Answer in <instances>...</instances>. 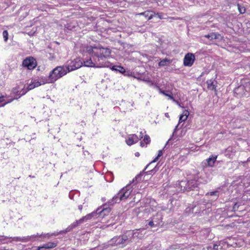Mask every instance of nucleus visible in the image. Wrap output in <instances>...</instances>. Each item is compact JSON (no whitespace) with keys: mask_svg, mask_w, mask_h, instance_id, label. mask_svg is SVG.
I'll list each match as a JSON object with an SVG mask.
<instances>
[{"mask_svg":"<svg viewBox=\"0 0 250 250\" xmlns=\"http://www.w3.org/2000/svg\"><path fill=\"white\" fill-rule=\"evenodd\" d=\"M132 189L130 188V184L123 188L119 192L113 197L112 199L103 205V207L97 208L98 215L102 217L107 215L111 210V208L109 206H112L114 204L119 203L121 201L125 200L130 196Z\"/></svg>","mask_w":250,"mask_h":250,"instance_id":"nucleus-1","label":"nucleus"},{"mask_svg":"<svg viewBox=\"0 0 250 250\" xmlns=\"http://www.w3.org/2000/svg\"><path fill=\"white\" fill-rule=\"evenodd\" d=\"M199 185L198 181L195 180H191L187 182L182 181L180 183L181 188H184L182 190L187 191L191 190L198 191L199 188Z\"/></svg>","mask_w":250,"mask_h":250,"instance_id":"nucleus-2","label":"nucleus"},{"mask_svg":"<svg viewBox=\"0 0 250 250\" xmlns=\"http://www.w3.org/2000/svg\"><path fill=\"white\" fill-rule=\"evenodd\" d=\"M93 58V64L95 65V67H105L110 66L109 62H104V59L101 57L99 52H93V55H92Z\"/></svg>","mask_w":250,"mask_h":250,"instance_id":"nucleus-3","label":"nucleus"},{"mask_svg":"<svg viewBox=\"0 0 250 250\" xmlns=\"http://www.w3.org/2000/svg\"><path fill=\"white\" fill-rule=\"evenodd\" d=\"M22 65L29 70H33L37 66V63L36 60L34 58L29 57L23 60Z\"/></svg>","mask_w":250,"mask_h":250,"instance_id":"nucleus-4","label":"nucleus"},{"mask_svg":"<svg viewBox=\"0 0 250 250\" xmlns=\"http://www.w3.org/2000/svg\"><path fill=\"white\" fill-rule=\"evenodd\" d=\"M217 155H212L208 158L203 161L201 167L204 169L207 167H212L217 161Z\"/></svg>","mask_w":250,"mask_h":250,"instance_id":"nucleus-5","label":"nucleus"},{"mask_svg":"<svg viewBox=\"0 0 250 250\" xmlns=\"http://www.w3.org/2000/svg\"><path fill=\"white\" fill-rule=\"evenodd\" d=\"M195 60V55L191 53L186 54L184 57L183 64L185 66H191Z\"/></svg>","mask_w":250,"mask_h":250,"instance_id":"nucleus-6","label":"nucleus"},{"mask_svg":"<svg viewBox=\"0 0 250 250\" xmlns=\"http://www.w3.org/2000/svg\"><path fill=\"white\" fill-rule=\"evenodd\" d=\"M83 65V62L80 60H74L71 61L70 63L67 65L68 71H71L77 69H78Z\"/></svg>","mask_w":250,"mask_h":250,"instance_id":"nucleus-7","label":"nucleus"},{"mask_svg":"<svg viewBox=\"0 0 250 250\" xmlns=\"http://www.w3.org/2000/svg\"><path fill=\"white\" fill-rule=\"evenodd\" d=\"M68 72L69 71H68L67 70V66H59L53 69V73L57 72V74H59L57 77L58 78L62 77Z\"/></svg>","mask_w":250,"mask_h":250,"instance_id":"nucleus-8","label":"nucleus"},{"mask_svg":"<svg viewBox=\"0 0 250 250\" xmlns=\"http://www.w3.org/2000/svg\"><path fill=\"white\" fill-rule=\"evenodd\" d=\"M59 74H57V72H53V70L50 72L49 75L47 79H45V81H42V83H53L55 81H56L58 79L60 78H58V76Z\"/></svg>","mask_w":250,"mask_h":250,"instance_id":"nucleus-9","label":"nucleus"},{"mask_svg":"<svg viewBox=\"0 0 250 250\" xmlns=\"http://www.w3.org/2000/svg\"><path fill=\"white\" fill-rule=\"evenodd\" d=\"M99 49V54L104 59L109 57L111 54V50L108 48H104L102 46L98 48Z\"/></svg>","mask_w":250,"mask_h":250,"instance_id":"nucleus-10","label":"nucleus"},{"mask_svg":"<svg viewBox=\"0 0 250 250\" xmlns=\"http://www.w3.org/2000/svg\"><path fill=\"white\" fill-rule=\"evenodd\" d=\"M155 219H162V215L161 213H157L155 215L153 216L152 220L148 222V225L151 227H154V226L159 225V222L155 220Z\"/></svg>","mask_w":250,"mask_h":250,"instance_id":"nucleus-11","label":"nucleus"},{"mask_svg":"<svg viewBox=\"0 0 250 250\" xmlns=\"http://www.w3.org/2000/svg\"><path fill=\"white\" fill-rule=\"evenodd\" d=\"M234 93L238 97H241L245 94V87L243 85H240L234 89Z\"/></svg>","mask_w":250,"mask_h":250,"instance_id":"nucleus-12","label":"nucleus"},{"mask_svg":"<svg viewBox=\"0 0 250 250\" xmlns=\"http://www.w3.org/2000/svg\"><path fill=\"white\" fill-rule=\"evenodd\" d=\"M57 244L54 242H49L43 244L42 246L38 247V250H44V249H50L56 247Z\"/></svg>","mask_w":250,"mask_h":250,"instance_id":"nucleus-13","label":"nucleus"},{"mask_svg":"<svg viewBox=\"0 0 250 250\" xmlns=\"http://www.w3.org/2000/svg\"><path fill=\"white\" fill-rule=\"evenodd\" d=\"M122 238V237L121 235L117 236L114 237L112 239H111L110 242L112 243V244H114L116 245H119L120 244H125V243Z\"/></svg>","mask_w":250,"mask_h":250,"instance_id":"nucleus-14","label":"nucleus"},{"mask_svg":"<svg viewBox=\"0 0 250 250\" xmlns=\"http://www.w3.org/2000/svg\"><path fill=\"white\" fill-rule=\"evenodd\" d=\"M137 15L140 16H144L147 21L152 19L154 17L153 12L149 11H146L144 12L137 14Z\"/></svg>","mask_w":250,"mask_h":250,"instance_id":"nucleus-15","label":"nucleus"},{"mask_svg":"<svg viewBox=\"0 0 250 250\" xmlns=\"http://www.w3.org/2000/svg\"><path fill=\"white\" fill-rule=\"evenodd\" d=\"M79 225L77 221L74 222L73 224L68 226L65 229L62 230L60 232L61 234L66 233L68 232L71 231L73 229L76 228Z\"/></svg>","mask_w":250,"mask_h":250,"instance_id":"nucleus-16","label":"nucleus"},{"mask_svg":"<svg viewBox=\"0 0 250 250\" xmlns=\"http://www.w3.org/2000/svg\"><path fill=\"white\" fill-rule=\"evenodd\" d=\"M172 62V60L168 58H166L165 59L161 60L158 63V66L160 67L167 66L169 65L170 63Z\"/></svg>","mask_w":250,"mask_h":250,"instance_id":"nucleus-17","label":"nucleus"},{"mask_svg":"<svg viewBox=\"0 0 250 250\" xmlns=\"http://www.w3.org/2000/svg\"><path fill=\"white\" fill-rule=\"evenodd\" d=\"M235 152V147L229 146L226 149L225 154L227 156H229V157L231 155H233Z\"/></svg>","mask_w":250,"mask_h":250,"instance_id":"nucleus-18","label":"nucleus"},{"mask_svg":"<svg viewBox=\"0 0 250 250\" xmlns=\"http://www.w3.org/2000/svg\"><path fill=\"white\" fill-rule=\"evenodd\" d=\"M160 92L161 93L164 94L166 96L168 97L169 99L172 100L173 101H175V99L172 96V93L170 91L167 90H163L162 89H160Z\"/></svg>","mask_w":250,"mask_h":250,"instance_id":"nucleus-19","label":"nucleus"},{"mask_svg":"<svg viewBox=\"0 0 250 250\" xmlns=\"http://www.w3.org/2000/svg\"><path fill=\"white\" fill-rule=\"evenodd\" d=\"M118 72L123 74L125 76H130L131 72L129 70H126L124 67L120 65L119 67Z\"/></svg>","mask_w":250,"mask_h":250,"instance_id":"nucleus-20","label":"nucleus"},{"mask_svg":"<svg viewBox=\"0 0 250 250\" xmlns=\"http://www.w3.org/2000/svg\"><path fill=\"white\" fill-rule=\"evenodd\" d=\"M98 211H97V209L96 211L92 212L91 213H89L86 215L85 217L86 218V220L91 219L92 217L97 218L99 217Z\"/></svg>","mask_w":250,"mask_h":250,"instance_id":"nucleus-21","label":"nucleus"},{"mask_svg":"<svg viewBox=\"0 0 250 250\" xmlns=\"http://www.w3.org/2000/svg\"><path fill=\"white\" fill-rule=\"evenodd\" d=\"M35 236H34V235H33L31 236H27L26 237H23L22 238L17 237H15L14 238V239L16 241H22V242H28L31 240V238H35Z\"/></svg>","mask_w":250,"mask_h":250,"instance_id":"nucleus-22","label":"nucleus"},{"mask_svg":"<svg viewBox=\"0 0 250 250\" xmlns=\"http://www.w3.org/2000/svg\"><path fill=\"white\" fill-rule=\"evenodd\" d=\"M83 62L84 66L93 67H95V65L93 64V60L91 58L85 61H83Z\"/></svg>","mask_w":250,"mask_h":250,"instance_id":"nucleus-23","label":"nucleus"},{"mask_svg":"<svg viewBox=\"0 0 250 250\" xmlns=\"http://www.w3.org/2000/svg\"><path fill=\"white\" fill-rule=\"evenodd\" d=\"M208 84V88L210 90H214L216 91V85L214 84V82L211 80H209L207 81Z\"/></svg>","mask_w":250,"mask_h":250,"instance_id":"nucleus-24","label":"nucleus"},{"mask_svg":"<svg viewBox=\"0 0 250 250\" xmlns=\"http://www.w3.org/2000/svg\"><path fill=\"white\" fill-rule=\"evenodd\" d=\"M219 34H217L215 33H211L205 36V37L208 38V39L212 40L213 39H217L218 38Z\"/></svg>","mask_w":250,"mask_h":250,"instance_id":"nucleus-25","label":"nucleus"},{"mask_svg":"<svg viewBox=\"0 0 250 250\" xmlns=\"http://www.w3.org/2000/svg\"><path fill=\"white\" fill-rule=\"evenodd\" d=\"M184 113H185L184 115L182 114L180 116L179 123L185 121L187 119L189 115V112L188 111L185 110L184 111Z\"/></svg>","mask_w":250,"mask_h":250,"instance_id":"nucleus-26","label":"nucleus"},{"mask_svg":"<svg viewBox=\"0 0 250 250\" xmlns=\"http://www.w3.org/2000/svg\"><path fill=\"white\" fill-rule=\"evenodd\" d=\"M163 150H160L158 151V154L157 156L151 162H150L149 164H148L146 166V167H145V169H146L152 163L156 162V161H157V160L163 155Z\"/></svg>","mask_w":250,"mask_h":250,"instance_id":"nucleus-27","label":"nucleus"},{"mask_svg":"<svg viewBox=\"0 0 250 250\" xmlns=\"http://www.w3.org/2000/svg\"><path fill=\"white\" fill-rule=\"evenodd\" d=\"M209 195L214 196L215 197V199H216L219 197V192L218 190H215L210 192H208L206 194V196Z\"/></svg>","mask_w":250,"mask_h":250,"instance_id":"nucleus-28","label":"nucleus"},{"mask_svg":"<svg viewBox=\"0 0 250 250\" xmlns=\"http://www.w3.org/2000/svg\"><path fill=\"white\" fill-rule=\"evenodd\" d=\"M126 234L128 237V239L129 240V242H132V239L134 238V234L132 230H127L126 231Z\"/></svg>","mask_w":250,"mask_h":250,"instance_id":"nucleus-29","label":"nucleus"},{"mask_svg":"<svg viewBox=\"0 0 250 250\" xmlns=\"http://www.w3.org/2000/svg\"><path fill=\"white\" fill-rule=\"evenodd\" d=\"M145 169L142 172H140V174H138L132 181L131 183H134L135 181L138 182V180H141V176L145 173Z\"/></svg>","mask_w":250,"mask_h":250,"instance_id":"nucleus-30","label":"nucleus"},{"mask_svg":"<svg viewBox=\"0 0 250 250\" xmlns=\"http://www.w3.org/2000/svg\"><path fill=\"white\" fill-rule=\"evenodd\" d=\"M140 229H137L132 230V231H133V234H134V238L137 237V238H141V237H143L142 234H141L140 232Z\"/></svg>","mask_w":250,"mask_h":250,"instance_id":"nucleus-31","label":"nucleus"},{"mask_svg":"<svg viewBox=\"0 0 250 250\" xmlns=\"http://www.w3.org/2000/svg\"><path fill=\"white\" fill-rule=\"evenodd\" d=\"M126 143L129 146H131L136 143L134 141V138L132 137V135H131V137H129L126 140Z\"/></svg>","mask_w":250,"mask_h":250,"instance_id":"nucleus-32","label":"nucleus"},{"mask_svg":"<svg viewBox=\"0 0 250 250\" xmlns=\"http://www.w3.org/2000/svg\"><path fill=\"white\" fill-rule=\"evenodd\" d=\"M109 64L110 65V66H106L105 67H109L112 70L114 71L115 72H118V69L120 67V65H113L112 63L109 62Z\"/></svg>","mask_w":250,"mask_h":250,"instance_id":"nucleus-33","label":"nucleus"},{"mask_svg":"<svg viewBox=\"0 0 250 250\" xmlns=\"http://www.w3.org/2000/svg\"><path fill=\"white\" fill-rule=\"evenodd\" d=\"M159 169V167L157 165H156L152 169L147 171L146 172H145V173L146 174H151L152 173H155Z\"/></svg>","mask_w":250,"mask_h":250,"instance_id":"nucleus-34","label":"nucleus"},{"mask_svg":"<svg viewBox=\"0 0 250 250\" xmlns=\"http://www.w3.org/2000/svg\"><path fill=\"white\" fill-rule=\"evenodd\" d=\"M237 7L239 12L240 14H244L246 12V8L244 6L241 5L240 3H237Z\"/></svg>","mask_w":250,"mask_h":250,"instance_id":"nucleus-35","label":"nucleus"},{"mask_svg":"<svg viewBox=\"0 0 250 250\" xmlns=\"http://www.w3.org/2000/svg\"><path fill=\"white\" fill-rule=\"evenodd\" d=\"M143 141L146 145H147L150 142V138L148 135H145L143 139Z\"/></svg>","mask_w":250,"mask_h":250,"instance_id":"nucleus-36","label":"nucleus"},{"mask_svg":"<svg viewBox=\"0 0 250 250\" xmlns=\"http://www.w3.org/2000/svg\"><path fill=\"white\" fill-rule=\"evenodd\" d=\"M121 236L122 237V239H123L124 242L125 243V244L129 243L126 232L123 235H121Z\"/></svg>","mask_w":250,"mask_h":250,"instance_id":"nucleus-37","label":"nucleus"},{"mask_svg":"<svg viewBox=\"0 0 250 250\" xmlns=\"http://www.w3.org/2000/svg\"><path fill=\"white\" fill-rule=\"evenodd\" d=\"M2 35L4 38V40L5 42H6L8 39V33L7 30H4L3 31Z\"/></svg>","mask_w":250,"mask_h":250,"instance_id":"nucleus-38","label":"nucleus"},{"mask_svg":"<svg viewBox=\"0 0 250 250\" xmlns=\"http://www.w3.org/2000/svg\"><path fill=\"white\" fill-rule=\"evenodd\" d=\"M93 48L98 49V47H94L93 48L92 46L87 47V51L90 54L92 53V55H93V52H95V51H93Z\"/></svg>","mask_w":250,"mask_h":250,"instance_id":"nucleus-39","label":"nucleus"},{"mask_svg":"<svg viewBox=\"0 0 250 250\" xmlns=\"http://www.w3.org/2000/svg\"><path fill=\"white\" fill-rule=\"evenodd\" d=\"M153 14L154 15V17H157L158 18H159L160 19H163V14L162 13H155L154 12H153Z\"/></svg>","mask_w":250,"mask_h":250,"instance_id":"nucleus-40","label":"nucleus"},{"mask_svg":"<svg viewBox=\"0 0 250 250\" xmlns=\"http://www.w3.org/2000/svg\"><path fill=\"white\" fill-rule=\"evenodd\" d=\"M28 90H27V89H24V88L22 89L21 91L20 92V93L19 94V98H20L21 96L25 94Z\"/></svg>","mask_w":250,"mask_h":250,"instance_id":"nucleus-41","label":"nucleus"},{"mask_svg":"<svg viewBox=\"0 0 250 250\" xmlns=\"http://www.w3.org/2000/svg\"><path fill=\"white\" fill-rule=\"evenodd\" d=\"M18 89H19L18 87H14L12 89V92H13V93L16 94L17 95L19 96V94L20 93V91H19Z\"/></svg>","mask_w":250,"mask_h":250,"instance_id":"nucleus-42","label":"nucleus"},{"mask_svg":"<svg viewBox=\"0 0 250 250\" xmlns=\"http://www.w3.org/2000/svg\"><path fill=\"white\" fill-rule=\"evenodd\" d=\"M35 88V86L34 85V83H32L30 84H29L27 87V90H32L33 89V88Z\"/></svg>","mask_w":250,"mask_h":250,"instance_id":"nucleus-43","label":"nucleus"},{"mask_svg":"<svg viewBox=\"0 0 250 250\" xmlns=\"http://www.w3.org/2000/svg\"><path fill=\"white\" fill-rule=\"evenodd\" d=\"M239 206L238 205V203L237 202H236L234 204V206H233L232 210L233 211H235L237 210L238 209Z\"/></svg>","mask_w":250,"mask_h":250,"instance_id":"nucleus-44","label":"nucleus"},{"mask_svg":"<svg viewBox=\"0 0 250 250\" xmlns=\"http://www.w3.org/2000/svg\"><path fill=\"white\" fill-rule=\"evenodd\" d=\"M195 207H192L191 208H187L185 209V212L187 213H190L191 212H193V209Z\"/></svg>","mask_w":250,"mask_h":250,"instance_id":"nucleus-45","label":"nucleus"},{"mask_svg":"<svg viewBox=\"0 0 250 250\" xmlns=\"http://www.w3.org/2000/svg\"><path fill=\"white\" fill-rule=\"evenodd\" d=\"M85 220H86V218H85V217H83L80 220H77L76 221L77 222L78 225H80L81 224H82Z\"/></svg>","mask_w":250,"mask_h":250,"instance_id":"nucleus-46","label":"nucleus"},{"mask_svg":"<svg viewBox=\"0 0 250 250\" xmlns=\"http://www.w3.org/2000/svg\"><path fill=\"white\" fill-rule=\"evenodd\" d=\"M85 220H86V218H85V217H83L80 220H77L76 221L77 222L78 225H80L81 224H82Z\"/></svg>","mask_w":250,"mask_h":250,"instance_id":"nucleus-47","label":"nucleus"},{"mask_svg":"<svg viewBox=\"0 0 250 250\" xmlns=\"http://www.w3.org/2000/svg\"><path fill=\"white\" fill-rule=\"evenodd\" d=\"M19 98H15L14 99H10L8 101L6 102H5L4 104L0 105V107L1 106H4L5 104H7L8 103H10V102H11L12 101H13L14 99H18Z\"/></svg>","mask_w":250,"mask_h":250,"instance_id":"nucleus-48","label":"nucleus"},{"mask_svg":"<svg viewBox=\"0 0 250 250\" xmlns=\"http://www.w3.org/2000/svg\"><path fill=\"white\" fill-rule=\"evenodd\" d=\"M132 137H133V138H134V141H135V143L138 142V141H139V140H140V138H139V137H138L136 135H135V134H132Z\"/></svg>","mask_w":250,"mask_h":250,"instance_id":"nucleus-49","label":"nucleus"},{"mask_svg":"<svg viewBox=\"0 0 250 250\" xmlns=\"http://www.w3.org/2000/svg\"><path fill=\"white\" fill-rule=\"evenodd\" d=\"M34 83V85L35 86V87H38L42 85V83L40 82H33Z\"/></svg>","mask_w":250,"mask_h":250,"instance_id":"nucleus-50","label":"nucleus"},{"mask_svg":"<svg viewBox=\"0 0 250 250\" xmlns=\"http://www.w3.org/2000/svg\"><path fill=\"white\" fill-rule=\"evenodd\" d=\"M219 246L217 244H214L213 246V249L214 250H217Z\"/></svg>","mask_w":250,"mask_h":250,"instance_id":"nucleus-51","label":"nucleus"},{"mask_svg":"<svg viewBox=\"0 0 250 250\" xmlns=\"http://www.w3.org/2000/svg\"><path fill=\"white\" fill-rule=\"evenodd\" d=\"M145 81H146V82H147V83H151V85H153V83L149 80V79H146V80H144Z\"/></svg>","mask_w":250,"mask_h":250,"instance_id":"nucleus-52","label":"nucleus"},{"mask_svg":"<svg viewBox=\"0 0 250 250\" xmlns=\"http://www.w3.org/2000/svg\"><path fill=\"white\" fill-rule=\"evenodd\" d=\"M145 142L143 141V140L142 141H141L140 142V146H142V147H144L145 146Z\"/></svg>","mask_w":250,"mask_h":250,"instance_id":"nucleus-53","label":"nucleus"},{"mask_svg":"<svg viewBox=\"0 0 250 250\" xmlns=\"http://www.w3.org/2000/svg\"><path fill=\"white\" fill-rule=\"evenodd\" d=\"M143 138V133L142 132H140V139L141 140Z\"/></svg>","mask_w":250,"mask_h":250,"instance_id":"nucleus-54","label":"nucleus"},{"mask_svg":"<svg viewBox=\"0 0 250 250\" xmlns=\"http://www.w3.org/2000/svg\"><path fill=\"white\" fill-rule=\"evenodd\" d=\"M78 208L80 210H82L83 209V205H80L78 206Z\"/></svg>","mask_w":250,"mask_h":250,"instance_id":"nucleus-55","label":"nucleus"},{"mask_svg":"<svg viewBox=\"0 0 250 250\" xmlns=\"http://www.w3.org/2000/svg\"><path fill=\"white\" fill-rule=\"evenodd\" d=\"M3 98V97H0V103L3 102L4 101Z\"/></svg>","mask_w":250,"mask_h":250,"instance_id":"nucleus-56","label":"nucleus"},{"mask_svg":"<svg viewBox=\"0 0 250 250\" xmlns=\"http://www.w3.org/2000/svg\"><path fill=\"white\" fill-rule=\"evenodd\" d=\"M155 220L158 221L159 222V225L160 224V222H162V219H155Z\"/></svg>","mask_w":250,"mask_h":250,"instance_id":"nucleus-57","label":"nucleus"},{"mask_svg":"<svg viewBox=\"0 0 250 250\" xmlns=\"http://www.w3.org/2000/svg\"><path fill=\"white\" fill-rule=\"evenodd\" d=\"M135 156L139 157L140 156V153L138 152H136L135 154Z\"/></svg>","mask_w":250,"mask_h":250,"instance_id":"nucleus-58","label":"nucleus"},{"mask_svg":"<svg viewBox=\"0 0 250 250\" xmlns=\"http://www.w3.org/2000/svg\"><path fill=\"white\" fill-rule=\"evenodd\" d=\"M174 102H175V103H176V104H177L179 106H181L180 104V103H179L178 101H177V100H175V101H174Z\"/></svg>","mask_w":250,"mask_h":250,"instance_id":"nucleus-59","label":"nucleus"},{"mask_svg":"<svg viewBox=\"0 0 250 250\" xmlns=\"http://www.w3.org/2000/svg\"><path fill=\"white\" fill-rule=\"evenodd\" d=\"M226 164L228 166H229L231 164V162H228L226 163Z\"/></svg>","mask_w":250,"mask_h":250,"instance_id":"nucleus-60","label":"nucleus"},{"mask_svg":"<svg viewBox=\"0 0 250 250\" xmlns=\"http://www.w3.org/2000/svg\"><path fill=\"white\" fill-rule=\"evenodd\" d=\"M165 116H166V117H167V118H168V117H169V114H168V113H165Z\"/></svg>","mask_w":250,"mask_h":250,"instance_id":"nucleus-61","label":"nucleus"},{"mask_svg":"<svg viewBox=\"0 0 250 250\" xmlns=\"http://www.w3.org/2000/svg\"><path fill=\"white\" fill-rule=\"evenodd\" d=\"M223 163V161H218L217 162V163Z\"/></svg>","mask_w":250,"mask_h":250,"instance_id":"nucleus-62","label":"nucleus"},{"mask_svg":"<svg viewBox=\"0 0 250 250\" xmlns=\"http://www.w3.org/2000/svg\"><path fill=\"white\" fill-rule=\"evenodd\" d=\"M171 138H170V139H169V140H168V141H167V143H168V142L171 140Z\"/></svg>","mask_w":250,"mask_h":250,"instance_id":"nucleus-63","label":"nucleus"},{"mask_svg":"<svg viewBox=\"0 0 250 250\" xmlns=\"http://www.w3.org/2000/svg\"><path fill=\"white\" fill-rule=\"evenodd\" d=\"M29 176L30 177H34V176H31V175H30Z\"/></svg>","mask_w":250,"mask_h":250,"instance_id":"nucleus-64","label":"nucleus"}]
</instances>
